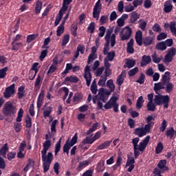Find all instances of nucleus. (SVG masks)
I'll return each mask as SVG.
<instances>
[{
	"mask_svg": "<svg viewBox=\"0 0 176 176\" xmlns=\"http://www.w3.org/2000/svg\"><path fill=\"white\" fill-rule=\"evenodd\" d=\"M25 127L28 129H30L32 126V120L30 116H26L25 118Z\"/></svg>",
	"mask_w": 176,
	"mask_h": 176,
	"instance_id": "7c9ffc66",
	"label": "nucleus"
},
{
	"mask_svg": "<svg viewBox=\"0 0 176 176\" xmlns=\"http://www.w3.org/2000/svg\"><path fill=\"white\" fill-rule=\"evenodd\" d=\"M152 30H153V32L160 33L162 32V29L160 26V25L158 23H155L154 25L152 28Z\"/></svg>",
	"mask_w": 176,
	"mask_h": 176,
	"instance_id": "052dcab7",
	"label": "nucleus"
},
{
	"mask_svg": "<svg viewBox=\"0 0 176 176\" xmlns=\"http://www.w3.org/2000/svg\"><path fill=\"white\" fill-rule=\"evenodd\" d=\"M147 111L153 112L155 111L156 106L153 102H148L146 104Z\"/></svg>",
	"mask_w": 176,
	"mask_h": 176,
	"instance_id": "4c0bfd02",
	"label": "nucleus"
},
{
	"mask_svg": "<svg viewBox=\"0 0 176 176\" xmlns=\"http://www.w3.org/2000/svg\"><path fill=\"white\" fill-rule=\"evenodd\" d=\"M139 141H140L139 138H134V139L132 140L135 159H138L140 155V151H137V146H138V144Z\"/></svg>",
	"mask_w": 176,
	"mask_h": 176,
	"instance_id": "ddd939ff",
	"label": "nucleus"
},
{
	"mask_svg": "<svg viewBox=\"0 0 176 176\" xmlns=\"http://www.w3.org/2000/svg\"><path fill=\"white\" fill-rule=\"evenodd\" d=\"M132 34V30L130 27L126 26L120 32V40L122 41H127L130 38Z\"/></svg>",
	"mask_w": 176,
	"mask_h": 176,
	"instance_id": "0eeeda50",
	"label": "nucleus"
},
{
	"mask_svg": "<svg viewBox=\"0 0 176 176\" xmlns=\"http://www.w3.org/2000/svg\"><path fill=\"white\" fill-rule=\"evenodd\" d=\"M166 127H167V122L166 120H163L162 122V126H160V131L164 132L166 130Z\"/></svg>",
	"mask_w": 176,
	"mask_h": 176,
	"instance_id": "338daca9",
	"label": "nucleus"
},
{
	"mask_svg": "<svg viewBox=\"0 0 176 176\" xmlns=\"http://www.w3.org/2000/svg\"><path fill=\"white\" fill-rule=\"evenodd\" d=\"M144 102V100L143 99V96H139L136 102V108L140 109L142 107Z\"/></svg>",
	"mask_w": 176,
	"mask_h": 176,
	"instance_id": "2f4dec72",
	"label": "nucleus"
},
{
	"mask_svg": "<svg viewBox=\"0 0 176 176\" xmlns=\"http://www.w3.org/2000/svg\"><path fill=\"white\" fill-rule=\"evenodd\" d=\"M64 33V26L59 25L57 28L56 36H60Z\"/></svg>",
	"mask_w": 176,
	"mask_h": 176,
	"instance_id": "bf43d9fd",
	"label": "nucleus"
},
{
	"mask_svg": "<svg viewBox=\"0 0 176 176\" xmlns=\"http://www.w3.org/2000/svg\"><path fill=\"white\" fill-rule=\"evenodd\" d=\"M52 112V107H47V109L43 111L44 118H49Z\"/></svg>",
	"mask_w": 176,
	"mask_h": 176,
	"instance_id": "a18cd8bd",
	"label": "nucleus"
},
{
	"mask_svg": "<svg viewBox=\"0 0 176 176\" xmlns=\"http://www.w3.org/2000/svg\"><path fill=\"white\" fill-rule=\"evenodd\" d=\"M9 151L8 143H5L0 148V155L3 157H6L7 152Z\"/></svg>",
	"mask_w": 176,
	"mask_h": 176,
	"instance_id": "aec40b11",
	"label": "nucleus"
},
{
	"mask_svg": "<svg viewBox=\"0 0 176 176\" xmlns=\"http://www.w3.org/2000/svg\"><path fill=\"white\" fill-rule=\"evenodd\" d=\"M71 34L74 37L78 36V26L77 25H74V26L72 27Z\"/></svg>",
	"mask_w": 176,
	"mask_h": 176,
	"instance_id": "4d7b16f0",
	"label": "nucleus"
},
{
	"mask_svg": "<svg viewBox=\"0 0 176 176\" xmlns=\"http://www.w3.org/2000/svg\"><path fill=\"white\" fill-rule=\"evenodd\" d=\"M23 114H24V110L23 109H19V111H18V116L16 117V121L17 122H22V118L23 117Z\"/></svg>",
	"mask_w": 176,
	"mask_h": 176,
	"instance_id": "c9c22d12",
	"label": "nucleus"
},
{
	"mask_svg": "<svg viewBox=\"0 0 176 176\" xmlns=\"http://www.w3.org/2000/svg\"><path fill=\"white\" fill-rule=\"evenodd\" d=\"M104 166V161H102L99 162L97 165V170L98 172H102L104 171V169L102 168Z\"/></svg>",
	"mask_w": 176,
	"mask_h": 176,
	"instance_id": "e2e57ef3",
	"label": "nucleus"
},
{
	"mask_svg": "<svg viewBox=\"0 0 176 176\" xmlns=\"http://www.w3.org/2000/svg\"><path fill=\"white\" fill-rule=\"evenodd\" d=\"M167 48V47L166 46V44L164 43V41H161L157 43L156 45V49L157 50H160V51H164L166 50Z\"/></svg>",
	"mask_w": 176,
	"mask_h": 176,
	"instance_id": "cd10ccee",
	"label": "nucleus"
},
{
	"mask_svg": "<svg viewBox=\"0 0 176 176\" xmlns=\"http://www.w3.org/2000/svg\"><path fill=\"white\" fill-rule=\"evenodd\" d=\"M102 10V4H101V1L98 0L96 3L93 9V18L98 20L100 19V14Z\"/></svg>",
	"mask_w": 176,
	"mask_h": 176,
	"instance_id": "1a4fd4ad",
	"label": "nucleus"
},
{
	"mask_svg": "<svg viewBox=\"0 0 176 176\" xmlns=\"http://www.w3.org/2000/svg\"><path fill=\"white\" fill-rule=\"evenodd\" d=\"M163 149H164L163 144H162V143H161V142H160V143H158V144L155 148V153L156 154L161 153L162 151H163Z\"/></svg>",
	"mask_w": 176,
	"mask_h": 176,
	"instance_id": "3c124183",
	"label": "nucleus"
},
{
	"mask_svg": "<svg viewBox=\"0 0 176 176\" xmlns=\"http://www.w3.org/2000/svg\"><path fill=\"white\" fill-rule=\"evenodd\" d=\"M170 72H166L164 74L162 75V79L161 81L164 85H166L168 82V76H170Z\"/></svg>",
	"mask_w": 176,
	"mask_h": 176,
	"instance_id": "79ce46f5",
	"label": "nucleus"
},
{
	"mask_svg": "<svg viewBox=\"0 0 176 176\" xmlns=\"http://www.w3.org/2000/svg\"><path fill=\"white\" fill-rule=\"evenodd\" d=\"M126 72L125 70H122L121 74L118 76L116 80V82L119 86H121L124 82V78L123 76H125Z\"/></svg>",
	"mask_w": 176,
	"mask_h": 176,
	"instance_id": "b1692460",
	"label": "nucleus"
},
{
	"mask_svg": "<svg viewBox=\"0 0 176 176\" xmlns=\"http://www.w3.org/2000/svg\"><path fill=\"white\" fill-rule=\"evenodd\" d=\"M175 54L176 48L174 47L170 48L163 60L164 64L168 65V64L173 61V57L175 56Z\"/></svg>",
	"mask_w": 176,
	"mask_h": 176,
	"instance_id": "423d86ee",
	"label": "nucleus"
},
{
	"mask_svg": "<svg viewBox=\"0 0 176 176\" xmlns=\"http://www.w3.org/2000/svg\"><path fill=\"white\" fill-rule=\"evenodd\" d=\"M43 3L40 0H37L35 5L34 12L36 14H39L43 9Z\"/></svg>",
	"mask_w": 176,
	"mask_h": 176,
	"instance_id": "a211bd4d",
	"label": "nucleus"
},
{
	"mask_svg": "<svg viewBox=\"0 0 176 176\" xmlns=\"http://www.w3.org/2000/svg\"><path fill=\"white\" fill-rule=\"evenodd\" d=\"M15 86L16 85L13 83L6 88V90L3 92V96L5 98H10L15 94Z\"/></svg>",
	"mask_w": 176,
	"mask_h": 176,
	"instance_id": "9d476101",
	"label": "nucleus"
},
{
	"mask_svg": "<svg viewBox=\"0 0 176 176\" xmlns=\"http://www.w3.org/2000/svg\"><path fill=\"white\" fill-rule=\"evenodd\" d=\"M136 64V62L134 59H126V65L127 68L131 69Z\"/></svg>",
	"mask_w": 176,
	"mask_h": 176,
	"instance_id": "72a5a7b5",
	"label": "nucleus"
},
{
	"mask_svg": "<svg viewBox=\"0 0 176 176\" xmlns=\"http://www.w3.org/2000/svg\"><path fill=\"white\" fill-rule=\"evenodd\" d=\"M107 81V77L102 76L98 82V85L100 87H104L105 85V82Z\"/></svg>",
	"mask_w": 176,
	"mask_h": 176,
	"instance_id": "864d4df0",
	"label": "nucleus"
},
{
	"mask_svg": "<svg viewBox=\"0 0 176 176\" xmlns=\"http://www.w3.org/2000/svg\"><path fill=\"white\" fill-rule=\"evenodd\" d=\"M38 37V34H29L27 36V43H31L32 41H35Z\"/></svg>",
	"mask_w": 176,
	"mask_h": 176,
	"instance_id": "c756f323",
	"label": "nucleus"
},
{
	"mask_svg": "<svg viewBox=\"0 0 176 176\" xmlns=\"http://www.w3.org/2000/svg\"><path fill=\"white\" fill-rule=\"evenodd\" d=\"M153 100L156 105L161 106L164 104V109L168 108L170 98L168 95H162L160 93H157V95H155Z\"/></svg>",
	"mask_w": 176,
	"mask_h": 176,
	"instance_id": "20e7f679",
	"label": "nucleus"
},
{
	"mask_svg": "<svg viewBox=\"0 0 176 176\" xmlns=\"http://www.w3.org/2000/svg\"><path fill=\"white\" fill-rule=\"evenodd\" d=\"M111 32L110 30H107V34L104 36V38L111 39V46L113 47L116 45V35L115 34H112L111 36Z\"/></svg>",
	"mask_w": 176,
	"mask_h": 176,
	"instance_id": "dca6fc26",
	"label": "nucleus"
},
{
	"mask_svg": "<svg viewBox=\"0 0 176 176\" xmlns=\"http://www.w3.org/2000/svg\"><path fill=\"white\" fill-rule=\"evenodd\" d=\"M155 117H153L152 116H148L146 118V124L144 125V128H135L134 131V134L135 135H138L140 138H142L146 135V133L150 132V130L155 124Z\"/></svg>",
	"mask_w": 176,
	"mask_h": 176,
	"instance_id": "f257e3e1",
	"label": "nucleus"
},
{
	"mask_svg": "<svg viewBox=\"0 0 176 176\" xmlns=\"http://www.w3.org/2000/svg\"><path fill=\"white\" fill-rule=\"evenodd\" d=\"M107 87L110 89V91L112 92L115 89V85H113V81L112 79H109L107 82Z\"/></svg>",
	"mask_w": 176,
	"mask_h": 176,
	"instance_id": "c03bdc74",
	"label": "nucleus"
},
{
	"mask_svg": "<svg viewBox=\"0 0 176 176\" xmlns=\"http://www.w3.org/2000/svg\"><path fill=\"white\" fill-rule=\"evenodd\" d=\"M78 81H79V78L76 76H67L65 78V82H69L72 83H78Z\"/></svg>",
	"mask_w": 176,
	"mask_h": 176,
	"instance_id": "393cba45",
	"label": "nucleus"
},
{
	"mask_svg": "<svg viewBox=\"0 0 176 176\" xmlns=\"http://www.w3.org/2000/svg\"><path fill=\"white\" fill-rule=\"evenodd\" d=\"M173 89V85L171 82H168L166 84V92L170 93Z\"/></svg>",
	"mask_w": 176,
	"mask_h": 176,
	"instance_id": "69168bd1",
	"label": "nucleus"
},
{
	"mask_svg": "<svg viewBox=\"0 0 176 176\" xmlns=\"http://www.w3.org/2000/svg\"><path fill=\"white\" fill-rule=\"evenodd\" d=\"M164 12L165 13H169L172 11L173 6L172 5L171 0H168L165 2V4L164 5Z\"/></svg>",
	"mask_w": 176,
	"mask_h": 176,
	"instance_id": "f3484780",
	"label": "nucleus"
},
{
	"mask_svg": "<svg viewBox=\"0 0 176 176\" xmlns=\"http://www.w3.org/2000/svg\"><path fill=\"white\" fill-rule=\"evenodd\" d=\"M107 58H108L107 60L109 61H113L115 56H116V54H115V52L113 50L109 52L107 54Z\"/></svg>",
	"mask_w": 176,
	"mask_h": 176,
	"instance_id": "5fc2aeb1",
	"label": "nucleus"
},
{
	"mask_svg": "<svg viewBox=\"0 0 176 176\" xmlns=\"http://www.w3.org/2000/svg\"><path fill=\"white\" fill-rule=\"evenodd\" d=\"M138 67H135L134 68L129 70V72H128V74L130 77H133L138 73Z\"/></svg>",
	"mask_w": 176,
	"mask_h": 176,
	"instance_id": "603ef678",
	"label": "nucleus"
},
{
	"mask_svg": "<svg viewBox=\"0 0 176 176\" xmlns=\"http://www.w3.org/2000/svg\"><path fill=\"white\" fill-rule=\"evenodd\" d=\"M165 30L170 28V32L174 36L176 30V22L175 21H170V23H165L164 26Z\"/></svg>",
	"mask_w": 176,
	"mask_h": 176,
	"instance_id": "4468645a",
	"label": "nucleus"
},
{
	"mask_svg": "<svg viewBox=\"0 0 176 176\" xmlns=\"http://www.w3.org/2000/svg\"><path fill=\"white\" fill-rule=\"evenodd\" d=\"M164 85H165V84H164V82H159L155 83L153 89L156 94H158V91L160 90L165 89Z\"/></svg>",
	"mask_w": 176,
	"mask_h": 176,
	"instance_id": "4be33fe9",
	"label": "nucleus"
},
{
	"mask_svg": "<svg viewBox=\"0 0 176 176\" xmlns=\"http://www.w3.org/2000/svg\"><path fill=\"white\" fill-rule=\"evenodd\" d=\"M48 54L47 50H43L41 51V54L39 56V60L41 61H43V60L47 57Z\"/></svg>",
	"mask_w": 176,
	"mask_h": 176,
	"instance_id": "de8ad7c7",
	"label": "nucleus"
},
{
	"mask_svg": "<svg viewBox=\"0 0 176 176\" xmlns=\"http://www.w3.org/2000/svg\"><path fill=\"white\" fill-rule=\"evenodd\" d=\"M166 38H167V34L165 32H161L157 35V40L160 41L164 40Z\"/></svg>",
	"mask_w": 176,
	"mask_h": 176,
	"instance_id": "13d9d810",
	"label": "nucleus"
},
{
	"mask_svg": "<svg viewBox=\"0 0 176 176\" xmlns=\"http://www.w3.org/2000/svg\"><path fill=\"white\" fill-rule=\"evenodd\" d=\"M34 165H35V162L34 160H32V159H28V164L23 168V171L28 172L30 168L34 167Z\"/></svg>",
	"mask_w": 176,
	"mask_h": 176,
	"instance_id": "5701e85b",
	"label": "nucleus"
},
{
	"mask_svg": "<svg viewBox=\"0 0 176 176\" xmlns=\"http://www.w3.org/2000/svg\"><path fill=\"white\" fill-rule=\"evenodd\" d=\"M135 163V160L133 157H132L131 155H127V162L126 163V167H128L131 165H134Z\"/></svg>",
	"mask_w": 176,
	"mask_h": 176,
	"instance_id": "ea45409f",
	"label": "nucleus"
},
{
	"mask_svg": "<svg viewBox=\"0 0 176 176\" xmlns=\"http://www.w3.org/2000/svg\"><path fill=\"white\" fill-rule=\"evenodd\" d=\"M145 75L143 73H141L139 78L136 80V82L139 83L140 85H143L145 81Z\"/></svg>",
	"mask_w": 176,
	"mask_h": 176,
	"instance_id": "8fccbe9b",
	"label": "nucleus"
},
{
	"mask_svg": "<svg viewBox=\"0 0 176 176\" xmlns=\"http://www.w3.org/2000/svg\"><path fill=\"white\" fill-rule=\"evenodd\" d=\"M68 43H69V34H66L63 37L62 46L65 47Z\"/></svg>",
	"mask_w": 176,
	"mask_h": 176,
	"instance_id": "a19ab883",
	"label": "nucleus"
},
{
	"mask_svg": "<svg viewBox=\"0 0 176 176\" xmlns=\"http://www.w3.org/2000/svg\"><path fill=\"white\" fill-rule=\"evenodd\" d=\"M117 18H118V15H117V13L116 12V11L111 12L110 16H109L110 21L111 22L114 21L115 20H116Z\"/></svg>",
	"mask_w": 176,
	"mask_h": 176,
	"instance_id": "0e129e2a",
	"label": "nucleus"
},
{
	"mask_svg": "<svg viewBox=\"0 0 176 176\" xmlns=\"http://www.w3.org/2000/svg\"><path fill=\"white\" fill-rule=\"evenodd\" d=\"M94 142V140H93V138H89V137L85 138V139H83V140L82 141V144L83 145L87 144H91Z\"/></svg>",
	"mask_w": 176,
	"mask_h": 176,
	"instance_id": "09e8293b",
	"label": "nucleus"
},
{
	"mask_svg": "<svg viewBox=\"0 0 176 176\" xmlns=\"http://www.w3.org/2000/svg\"><path fill=\"white\" fill-rule=\"evenodd\" d=\"M8 72V67L6 66L0 69V79L5 78L7 76V72Z\"/></svg>",
	"mask_w": 176,
	"mask_h": 176,
	"instance_id": "473e14b6",
	"label": "nucleus"
},
{
	"mask_svg": "<svg viewBox=\"0 0 176 176\" xmlns=\"http://www.w3.org/2000/svg\"><path fill=\"white\" fill-rule=\"evenodd\" d=\"M166 164V160H160V162L157 164V166L160 169H162L163 168H164V166Z\"/></svg>",
	"mask_w": 176,
	"mask_h": 176,
	"instance_id": "774afa93",
	"label": "nucleus"
},
{
	"mask_svg": "<svg viewBox=\"0 0 176 176\" xmlns=\"http://www.w3.org/2000/svg\"><path fill=\"white\" fill-rule=\"evenodd\" d=\"M84 78L87 82V86L90 87L91 83V73L90 72V66L86 65L85 68Z\"/></svg>",
	"mask_w": 176,
	"mask_h": 176,
	"instance_id": "9b49d317",
	"label": "nucleus"
},
{
	"mask_svg": "<svg viewBox=\"0 0 176 176\" xmlns=\"http://www.w3.org/2000/svg\"><path fill=\"white\" fill-rule=\"evenodd\" d=\"M61 149V138H60L59 140L55 144V150H54V155L57 156L60 150Z\"/></svg>",
	"mask_w": 176,
	"mask_h": 176,
	"instance_id": "c85d7f7f",
	"label": "nucleus"
},
{
	"mask_svg": "<svg viewBox=\"0 0 176 176\" xmlns=\"http://www.w3.org/2000/svg\"><path fill=\"white\" fill-rule=\"evenodd\" d=\"M96 30V23L94 22H91L87 27V32L93 34L94 33V30Z\"/></svg>",
	"mask_w": 176,
	"mask_h": 176,
	"instance_id": "37998d69",
	"label": "nucleus"
},
{
	"mask_svg": "<svg viewBox=\"0 0 176 176\" xmlns=\"http://www.w3.org/2000/svg\"><path fill=\"white\" fill-rule=\"evenodd\" d=\"M24 95H25V87L20 86L18 88V92H17L18 98L22 99L24 97Z\"/></svg>",
	"mask_w": 176,
	"mask_h": 176,
	"instance_id": "bb28decb",
	"label": "nucleus"
},
{
	"mask_svg": "<svg viewBox=\"0 0 176 176\" xmlns=\"http://www.w3.org/2000/svg\"><path fill=\"white\" fill-rule=\"evenodd\" d=\"M135 41L138 46H142V43L145 47L150 46L154 43V38L148 36L142 38V32L141 30H138L135 36Z\"/></svg>",
	"mask_w": 176,
	"mask_h": 176,
	"instance_id": "f03ea898",
	"label": "nucleus"
},
{
	"mask_svg": "<svg viewBox=\"0 0 176 176\" xmlns=\"http://www.w3.org/2000/svg\"><path fill=\"white\" fill-rule=\"evenodd\" d=\"M139 19H140V14H138L136 11H133L131 13V16H130L131 23L132 24L135 23L137 21V20Z\"/></svg>",
	"mask_w": 176,
	"mask_h": 176,
	"instance_id": "412c9836",
	"label": "nucleus"
},
{
	"mask_svg": "<svg viewBox=\"0 0 176 176\" xmlns=\"http://www.w3.org/2000/svg\"><path fill=\"white\" fill-rule=\"evenodd\" d=\"M166 135L167 138L173 139L174 135H176V131H175L173 126H170V128H168V129L166 131Z\"/></svg>",
	"mask_w": 176,
	"mask_h": 176,
	"instance_id": "6ab92c4d",
	"label": "nucleus"
},
{
	"mask_svg": "<svg viewBox=\"0 0 176 176\" xmlns=\"http://www.w3.org/2000/svg\"><path fill=\"white\" fill-rule=\"evenodd\" d=\"M151 62V58L149 55H143L140 62V66L142 67L147 66Z\"/></svg>",
	"mask_w": 176,
	"mask_h": 176,
	"instance_id": "2eb2a0df",
	"label": "nucleus"
},
{
	"mask_svg": "<svg viewBox=\"0 0 176 176\" xmlns=\"http://www.w3.org/2000/svg\"><path fill=\"white\" fill-rule=\"evenodd\" d=\"M16 112L17 110L13 102H8L3 109V113L6 116L12 117Z\"/></svg>",
	"mask_w": 176,
	"mask_h": 176,
	"instance_id": "39448f33",
	"label": "nucleus"
},
{
	"mask_svg": "<svg viewBox=\"0 0 176 176\" xmlns=\"http://www.w3.org/2000/svg\"><path fill=\"white\" fill-rule=\"evenodd\" d=\"M52 146L51 140H45L44 143H43V151L41 152H47L50 147Z\"/></svg>",
	"mask_w": 176,
	"mask_h": 176,
	"instance_id": "a878e982",
	"label": "nucleus"
},
{
	"mask_svg": "<svg viewBox=\"0 0 176 176\" xmlns=\"http://www.w3.org/2000/svg\"><path fill=\"white\" fill-rule=\"evenodd\" d=\"M153 62L155 64H158L161 62V58L157 56V54L155 53L152 55Z\"/></svg>",
	"mask_w": 176,
	"mask_h": 176,
	"instance_id": "680f3d73",
	"label": "nucleus"
},
{
	"mask_svg": "<svg viewBox=\"0 0 176 176\" xmlns=\"http://www.w3.org/2000/svg\"><path fill=\"white\" fill-rule=\"evenodd\" d=\"M58 122V120H54V121H52V124H51L52 133L57 132L56 124H57Z\"/></svg>",
	"mask_w": 176,
	"mask_h": 176,
	"instance_id": "49530a36",
	"label": "nucleus"
},
{
	"mask_svg": "<svg viewBox=\"0 0 176 176\" xmlns=\"http://www.w3.org/2000/svg\"><path fill=\"white\" fill-rule=\"evenodd\" d=\"M41 155L43 173H47L49 171L50 166L54 160V155L53 153H47V151H41Z\"/></svg>",
	"mask_w": 176,
	"mask_h": 176,
	"instance_id": "7ed1b4c3",
	"label": "nucleus"
},
{
	"mask_svg": "<svg viewBox=\"0 0 176 176\" xmlns=\"http://www.w3.org/2000/svg\"><path fill=\"white\" fill-rule=\"evenodd\" d=\"M89 166V161L85 160L82 162H80L78 166L76 168L77 171H80L85 166Z\"/></svg>",
	"mask_w": 176,
	"mask_h": 176,
	"instance_id": "58836bf2",
	"label": "nucleus"
},
{
	"mask_svg": "<svg viewBox=\"0 0 176 176\" xmlns=\"http://www.w3.org/2000/svg\"><path fill=\"white\" fill-rule=\"evenodd\" d=\"M150 136H146L144 139L139 144V146H137V151H140L143 152L149 142Z\"/></svg>",
	"mask_w": 176,
	"mask_h": 176,
	"instance_id": "f8f14e48",
	"label": "nucleus"
},
{
	"mask_svg": "<svg viewBox=\"0 0 176 176\" xmlns=\"http://www.w3.org/2000/svg\"><path fill=\"white\" fill-rule=\"evenodd\" d=\"M78 142V133H75L73 138L71 139L70 142L69 143L72 146H74Z\"/></svg>",
	"mask_w": 176,
	"mask_h": 176,
	"instance_id": "6e6d98bb",
	"label": "nucleus"
},
{
	"mask_svg": "<svg viewBox=\"0 0 176 176\" xmlns=\"http://www.w3.org/2000/svg\"><path fill=\"white\" fill-rule=\"evenodd\" d=\"M111 94V91L104 89V87H100L99 89V92L98 94V98L99 100L102 101L103 102H106L108 100L109 96Z\"/></svg>",
	"mask_w": 176,
	"mask_h": 176,
	"instance_id": "6e6552de",
	"label": "nucleus"
},
{
	"mask_svg": "<svg viewBox=\"0 0 176 176\" xmlns=\"http://www.w3.org/2000/svg\"><path fill=\"white\" fill-rule=\"evenodd\" d=\"M22 45V43H16L15 41H13L12 43V51L18 52L19 50L20 46Z\"/></svg>",
	"mask_w": 176,
	"mask_h": 176,
	"instance_id": "e433bc0d",
	"label": "nucleus"
},
{
	"mask_svg": "<svg viewBox=\"0 0 176 176\" xmlns=\"http://www.w3.org/2000/svg\"><path fill=\"white\" fill-rule=\"evenodd\" d=\"M72 146L70 145L69 142H66V143L63 146V153H66L67 155H69V150Z\"/></svg>",
	"mask_w": 176,
	"mask_h": 176,
	"instance_id": "f704fd0d",
	"label": "nucleus"
}]
</instances>
